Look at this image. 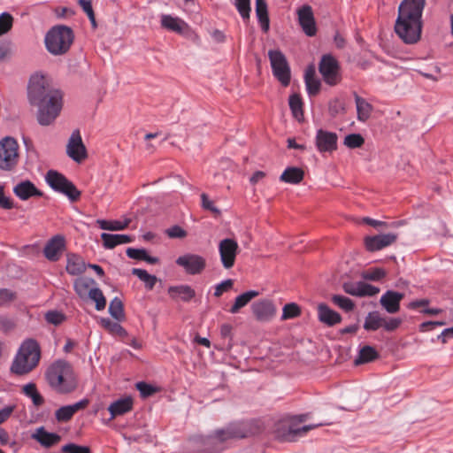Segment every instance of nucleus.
I'll return each instance as SVG.
<instances>
[{
  "instance_id": "nucleus-8",
  "label": "nucleus",
  "mask_w": 453,
  "mask_h": 453,
  "mask_svg": "<svg viewBox=\"0 0 453 453\" xmlns=\"http://www.w3.org/2000/svg\"><path fill=\"white\" fill-rule=\"evenodd\" d=\"M268 58L274 77L282 86H288L291 78L290 67L284 54L279 50H271L268 51Z\"/></svg>"
},
{
  "instance_id": "nucleus-61",
  "label": "nucleus",
  "mask_w": 453,
  "mask_h": 453,
  "mask_svg": "<svg viewBox=\"0 0 453 453\" xmlns=\"http://www.w3.org/2000/svg\"><path fill=\"white\" fill-rule=\"evenodd\" d=\"M166 233L171 238H184L187 235L186 231L179 226L169 228Z\"/></svg>"
},
{
  "instance_id": "nucleus-42",
  "label": "nucleus",
  "mask_w": 453,
  "mask_h": 453,
  "mask_svg": "<svg viewBox=\"0 0 453 453\" xmlns=\"http://www.w3.org/2000/svg\"><path fill=\"white\" fill-rule=\"evenodd\" d=\"M91 282H94V280H87L85 279H76L73 283V288L75 292L78 294L79 296L84 297L85 296H88L89 291V284Z\"/></svg>"
},
{
  "instance_id": "nucleus-64",
  "label": "nucleus",
  "mask_w": 453,
  "mask_h": 453,
  "mask_svg": "<svg viewBox=\"0 0 453 453\" xmlns=\"http://www.w3.org/2000/svg\"><path fill=\"white\" fill-rule=\"evenodd\" d=\"M15 409L14 405H9L0 411V424L7 420Z\"/></svg>"
},
{
  "instance_id": "nucleus-2",
  "label": "nucleus",
  "mask_w": 453,
  "mask_h": 453,
  "mask_svg": "<svg viewBox=\"0 0 453 453\" xmlns=\"http://www.w3.org/2000/svg\"><path fill=\"white\" fill-rule=\"evenodd\" d=\"M425 6L426 0H403L398 7L395 31L407 44H413L420 40Z\"/></svg>"
},
{
  "instance_id": "nucleus-55",
  "label": "nucleus",
  "mask_w": 453,
  "mask_h": 453,
  "mask_svg": "<svg viewBox=\"0 0 453 453\" xmlns=\"http://www.w3.org/2000/svg\"><path fill=\"white\" fill-rule=\"evenodd\" d=\"M201 199H202V207L203 209L208 210L214 214L220 213L219 210L214 206L213 202L209 199V197L206 194L203 193L201 195Z\"/></svg>"
},
{
  "instance_id": "nucleus-14",
  "label": "nucleus",
  "mask_w": 453,
  "mask_h": 453,
  "mask_svg": "<svg viewBox=\"0 0 453 453\" xmlns=\"http://www.w3.org/2000/svg\"><path fill=\"white\" fill-rule=\"evenodd\" d=\"M65 249V239L61 234L50 238L45 244L43 254L51 262L58 261Z\"/></svg>"
},
{
  "instance_id": "nucleus-5",
  "label": "nucleus",
  "mask_w": 453,
  "mask_h": 453,
  "mask_svg": "<svg viewBox=\"0 0 453 453\" xmlns=\"http://www.w3.org/2000/svg\"><path fill=\"white\" fill-rule=\"evenodd\" d=\"M74 40L73 30L66 26L58 25L50 29L45 35V46L47 50L54 55L65 54Z\"/></svg>"
},
{
  "instance_id": "nucleus-17",
  "label": "nucleus",
  "mask_w": 453,
  "mask_h": 453,
  "mask_svg": "<svg viewBox=\"0 0 453 453\" xmlns=\"http://www.w3.org/2000/svg\"><path fill=\"white\" fill-rule=\"evenodd\" d=\"M396 239L397 234H383L365 237V244L369 251H376L390 246L396 241Z\"/></svg>"
},
{
  "instance_id": "nucleus-43",
  "label": "nucleus",
  "mask_w": 453,
  "mask_h": 453,
  "mask_svg": "<svg viewBox=\"0 0 453 453\" xmlns=\"http://www.w3.org/2000/svg\"><path fill=\"white\" fill-rule=\"evenodd\" d=\"M301 311L299 306L295 303H287L283 307V312L281 319L283 320L294 319L300 315Z\"/></svg>"
},
{
  "instance_id": "nucleus-15",
  "label": "nucleus",
  "mask_w": 453,
  "mask_h": 453,
  "mask_svg": "<svg viewBox=\"0 0 453 453\" xmlns=\"http://www.w3.org/2000/svg\"><path fill=\"white\" fill-rule=\"evenodd\" d=\"M298 21L308 36H314L317 32L315 19L312 8L310 5H303L297 11Z\"/></svg>"
},
{
  "instance_id": "nucleus-26",
  "label": "nucleus",
  "mask_w": 453,
  "mask_h": 453,
  "mask_svg": "<svg viewBox=\"0 0 453 453\" xmlns=\"http://www.w3.org/2000/svg\"><path fill=\"white\" fill-rule=\"evenodd\" d=\"M168 294L172 299L183 302H189L196 296L195 290L188 285L172 286L168 288Z\"/></svg>"
},
{
  "instance_id": "nucleus-37",
  "label": "nucleus",
  "mask_w": 453,
  "mask_h": 453,
  "mask_svg": "<svg viewBox=\"0 0 453 453\" xmlns=\"http://www.w3.org/2000/svg\"><path fill=\"white\" fill-rule=\"evenodd\" d=\"M109 313L118 321L125 319L124 305L119 297L113 298L109 305Z\"/></svg>"
},
{
  "instance_id": "nucleus-19",
  "label": "nucleus",
  "mask_w": 453,
  "mask_h": 453,
  "mask_svg": "<svg viewBox=\"0 0 453 453\" xmlns=\"http://www.w3.org/2000/svg\"><path fill=\"white\" fill-rule=\"evenodd\" d=\"M251 310L256 319L259 321H269L276 313L273 303L269 300L255 302L251 306Z\"/></svg>"
},
{
  "instance_id": "nucleus-12",
  "label": "nucleus",
  "mask_w": 453,
  "mask_h": 453,
  "mask_svg": "<svg viewBox=\"0 0 453 453\" xmlns=\"http://www.w3.org/2000/svg\"><path fill=\"white\" fill-rule=\"evenodd\" d=\"M176 264L185 269L188 274H199L206 266L205 259L196 254H186L177 258Z\"/></svg>"
},
{
  "instance_id": "nucleus-29",
  "label": "nucleus",
  "mask_w": 453,
  "mask_h": 453,
  "mask_svg": "<svg viewBox=\"0 0 453 453\" xmlns=\"http://www.w3.org/2000/svg\"><path fill=\"white\" fill-rule=\"evenodd\" d=\"M354 97L357 107V118L359 121L365 122L371 117L373 107L366 99L359 96L357 93L354 94Z\"/></svg>"
},
{
  "instance_id": "nucleus-48",
  "label": "nucleus",
  "mask_w": 453,
  "mask_h": 453,
  "mask_svg": "<svg viewBox=\"0 0 453 453\" xmlns=\"http://www.w3.org/2000/svg\"><path fill=\"white\" fill-rule=\"evenodd\" d=\"M386 276V272L380 268H372L365 271L363 274L364 279L369 280H380Z\"/></svg>"
},
{
  "instance_id": "nucleus-54",
  "label": "nucleus",
  "mask_w": 453,
  "mask_h": 453,
  "mask_svg": "<svg viewBox=\"0 0 453 453\" xmlns=\"http://www.w3.org/2000/svg\"><path fill=\"white\" fill-rule=\"evenodd\" d=\"M146 253L144 249L128 248L127 250V257L136 260H144Z\"/></svg>"
},
{
  "instance_id": "nucleus-27",
  "label": "nucleus",
  "mask_w": 453,
  "mask_h": 453,
  "mask_svg": "<svg viewBox=\"0 0 453 453\" xmlns=\"http://www.w3.org/2000/svg\"><path fill=\"white\" fill-rule=\"evenodd\" d=\"M161 26L169 31L178 34H182L188 28V25L185 21L171 15H162Z\"/></svg>"
},
{
  "instance_id": "nucleus-22",
  "label": "nucleus",
  "mask_w": 453,
  "mask_h": 453,
  "mask_svg": "<svg viewBox=\"0 0 453 453\" xmlns=\"http://www.w3.org/2000/svg\"><path fill=\"white\" fill-rule=\"evenodd\" d=\"M88 404V401L83 399L73 405H66L59 408L55 412L56 419L58 422H67L80 410L85 409Z\"/></svg>"
},
{
  "instance_id": "nucleus-38",
  "label": "nucleus",
  "mask_w": 453,
  "mask_h": 453,
  "mask_svg": "<svg viewBox=\"0 0 453 453\" xmlns=\"http://www.w3.org/2000/svg\"><path fill=\"white\" fill-rule=\"evenodd\" d=\"M132 273L137 276L142 281H143L149 290L153 289L155 284L157 281L156 276L148 273V272L143 269L134 268L132 270Z\"/></svg>"
},
{
  "instance_id": "nucleus-41",
  "label": "nucleus",
  "mask_w": 453,
  "mask_h": 453,
  "mask_svg": "<svg viewBox=\"0 0 453 453\" xmlns=\"http://www.w3.org/2000/svg\"><path fill=\"white\" fill-rule=\"evenodd\" d=\"M332 302L337 305L339 308L342 309L345 311H350L353 310L355 304L351 299L349 297L334 295L332 296Z\"/></svg>"
},
{
  "instance_id": "nucleus-32",
  "label": "nucleus",
  "mask_w": 453,
  "mask_h": 453,
  "mask_svg": "<svg viewBox=\"0 0 453 453\" xmlns=\"http://www.w3.org/2000/svg\"><path fill=\"white\" fill-rule=\"evenodd\" d=\"M258 292L255 290L247 291L240 296H238L229 311L232 314H235L239 312V311L246 306L253 298L258 296Z\"/></svg>"
},
{
  "instance_id": "nucleus-28",
  "label": "nucleus",
  "mask_w": 453,
  "mask_h": 453,
  "mask_svg": "<svg viewBox=\"0 0 453 453\" xmlns=\"http://www.w3.org/2000/svg\"><path fill=\"white\" fill-rule=\"evenodd\" d=\"M65 269L71 275H80L85 272L86 264L81 257L76 254H68Z\"/></svg>"
},
{
  "instance_id": "nucleus-4",
  "label": "nucleus",
  "mask_w": 453,
  "mask_h": 453,
  "mask_svg": "<svg viewBox=\"0 0 453 453\" xmlns=\"http://www.w3.org/2000/svg\"><path fill=\"white\" fill-rule=\"evenodd\" d=\"M41 350L38 343L32 339L25 341L15 356L11 372L16 375H25L33 371L39 364Z\"/></svg>"
},
{
  "instance_id": "nucleus-33",
  "label": "nucleus",
  "mask_w": 453,
  "mask_h": 453,
  "mask_svg": "<svg viewBox=\"0 0 453 453\" xmlns=\"http://www.w3.org/2000/svg\"><path fill=\"white\" fill-rule=\"evenodd\" d=\"M379 357L377 350L369 345L364 346L360 349L358 357L355 360V365H362L372 362Z\"/></svg>"
},
{
  "instance_id": "nucleus-30",
  "label": "nucleus",
  "mask_w": 453,
  "mask_h": 453,
  "mask_svg": "<svg viewBox=\"0 0 453 453\" xmlns=\"http://www.w3.org/2000/svg\"><path fill=\"white\" fill-rule=\"evenodd\" d=\"M256 14L262 30L266 33L269 30L270 21L265 0H256Z\"/></svg>"
},
{
  "instance_id": "nucleus-35",
  "label": "nucleus",
  "mask_w": 453,
  "mask_h": 453,
  "mask_svg": "<svg viewBox=\"0 0 453 453\" xmlns=\"http://www.w3.org/2000/svg\"><path fill=\"white\" fill-rule=\"evenodd\" d=\"M130 223V219H127L124 222L119 220H105L98 219L96 221L97 226L104 230L110 231H120L126 229Z\"/></svg>"
},
{
  "instance_id": "nucleus-47",
  "label": "nucleus",
  "mask_w": 453,
  "mask_h": 453,
  "mask_svg": "<svg viewBox=\"0 0 453 453\" xmlns=\"http://www.w3.org/2000/svg\"><path fill=\"white\" fill-rule=\"evenodd\" d=\"M101 240L105 249H113L119 245V234H101Z\"/></svg>"
},
{
  "instance_id": "nucleus-52",
  "label": "nucleus",
  "mask_w": 453,
  "mask_h": 453,
  "mask_svg": "<svg viewBox=\"0 0 453 453\" xmlns=\"http://www.w3.org/2000/svg\"><path fill=\"white\" fill-rule=\"evenodd\" d=\"M136 388L139 390L142 397H148L152 395L156 392V388L146 382H138Z\"/></svg>"
},
{
  "instance_id": "nucleus-51",
  "label": "nucleus",
  "mask_w": 453,
  "mask_h": 453,
  "mask_svg": "<svg viewBox=\"0 0 453 453\" xmlns=\"http://www.w3.org/2000/svg\"><path fill=\"white\" fill-rule=\"evenodd\" d=\"M79 4L84 11V12L88 15V19H90L91 23L95 26L96 25V19L94 11L92 8V4L90 1L88 0H79Z\"/></svg>"
},
{
  "instance_id": "nucleus-40",
  "label": "nucleus",
  "mask_w": 453,
  "mask_h": 453,
  "mask_svg": "<svg viewBox=\"0 0 453 453\" xmlns=\"http://www.w3.org/2000/svg\"><path fill=\"white\" fill-rule=\"evenodd\" d=\"M88 297L96 303V309L103 311L106 306V299L98 288H90L88 291Z\"/></svg>"
},
{
  "instance_id": "nucleus-3",
  "label": "nucleus",
  "mask_w": 453,
  "mask_h": 453,
  "mask_svg": "<svg viewBox=\"0 0 453 453\" xmlns=\"http://www.w3.org/2000/svg\"><path fill=\"white\" fill-rule=\"evenodd\" d=\"M45 380L50 388L58 394H69L78 386L73 365L64 359L55 360L48 366Z\"/></svg>"
},
{
  "instance_id": "nucleus-20",
  "label": "nucleus",
  "mask_w": 453,
  "mask_h": 453,
  "mask_svg": "<svg viewBox=\"0 0 453 453\" xmlns=\"http://www.w3.org/2000/svg\"><path fill=\"white\" fill-rule=\"evenodd\" d=\"M403 296L402 293L388 290L381 296L380 303L388 313L393 314L400 310V302Z\"/></svg>"
},
{
  "instance_id": "nucleus-13",
  "label": "nucleus",
  "mask_w": 453,
  "mask_h": 453,
  "mask_svg": "<svg viewBox=\"0 0 453 453\" xmlns=\"http://www.w3.org/2000/svg\"><path fill=\"white\" fill-rule=\"evenodd\" d=\"M324 425H329V423H320L316 425H307L303 426L302 427L296 428L293 424L290 425H280V426L283 429V431H280V428L279 427L276 431L277 437L283 441H295L296 437L303 436L305 435L311 429L317 428L319 426H324Z\"/></svg>"
},
{
  "instance_id": "nucleus-6",
  "label": "nucleus",
  "mask_w": 453,
  "mask_h": 453,
  "mask_svg": "<svg viewBox=\"0 0 453 453\" xmlns=\"http://www.w3.org/2000/svg\"><path fill=\"white\" fill-rule=\"evenodd\" d=\"M45 180L53 190L66 196L71 202H76L80 199L81 194L75 185L58 171L49 170Z\"/></svg>"
},
{
  "instance_id": "nucleus-44",
  "label": "nucleus",
  "mask_w": 453,
  "mask_h": 453,
  "mask_svg": "<svg viewBox=\"0 0 453 453\" xmlns=\"http://www.w3.org/2000/svg\"><path fill=\"white\" fill-rule=\"evenodd\" d=\"M365 143V139L359 134H348L344 139V145L349 149L360 148Z\"/></svg>"
},
{
  "instance_id": "nucleus-39",
  "label": "nucleus",
  "mask_w": 453,
  "mask_h": 453,
  "mask_svg": "<svg viewBox=\"0 0 453 453\" xmlns=\"http://www.w3.org/2000/svg\"><path fill=\"white\" fill-rule=\"evenodd\" d=\"M289 107L293 113V116L300 121L303 117V102H302V98L300 97V96L296 95V94L290 96Z\"/></svg>"
},
{
  "instance_id": "nucleus-56",
  "label": "nucleus",
  "mask_w": 453,
  "mask_h": 453,
  "mask_svg": "<svg viewBox=\"0 0 453 453\" xmlns=\"http://www.w3.org/2000/svg\"><path fill=\"white\" fill-rule=\"evenodd\" d=\"M13 207L12 200L4 195V187L0 185V208L10 210Z\"/></svg>"
},
{
  "instance_id": "nucleus-53",
  "label": "nucleus",
  "mask_w": 453,
  "mask_h": 453,
  "mask_svg": "<svg viewBox=\"0 0 453 453\" xmlns=\"http://www.w3.org/2000/svg\"><path fill=\"white\" fill-rule=\"evenodd\" d=\"M307 92L310 96L317 95L320 90V81L317 78L305 81Z\"/></svg>"
},
{
  "instance_id": "nucleus-49",
  "label": "nucleus",
  "mask_w": 453,
  "mask_h": 453,
  "mask_svg": "<svg viewBox=\"0 0 453 453\" xmlns=\"http://www.w3.org/2000/svg\"><path fill=\"white\" fill-rule=\"evenodd\" d=\"M62 453H90V449L86 446H80L74 443H69L62 447Z\"/></svg>"
},
{
  "instance_id": "nucleus-58",
  "label": "nucleus",
  "mask_w": 453,
  "mask_h": 453,
  "mask_svg": "<svg viewBox=\"0 0 453 453\" xmlns=\"http://www.w3.org/2000/svg\"><path fill=\"white\" fill-rule=\"evenodd\" d=\"M46 320L53 325H58L64 320V315L58 311H49L46 313Z\"/></svg>"
},
{
  "instance_id": "nucleus-9",
  "label": "nucleus",
  "mask_w": 453,
  "mask_h": 453,
  "mask_svg": "<svg viewBox=\"0 0 453 453\" xmlns=\"http://www.w3.org/2000/svg\"><path fill=\"white\" fill-rule=\"evenodd\" d=\"M319 71L326 84L334 86L340 81L339 64L332 55L322 56Z\"/></svg>"
},
{
  "instance_id": "nucleus-11",
  "label": "nucleus",
  "mask_w": 453,
  "mask_h": 453,
  "mask_svg": "<svg viewBox=\"0 0 453 453\" xmlns=\"http://www.w3.org/2000/svg\"><path fill=\"white\" fill-rule=\"evenodd\" d=\"M66 154L76 163H81L88 157L86 146L79 130H74L66 145Z\"/></svg>"
},
{
  "instance_id": "nucleus-1",
  "label": "nucleus",
  "mask_w": 453,
  "mask_h": 453,
  "mask_svg": "<svg viewBox=\"0 0 453 453\" xmlns=\"http://www.w3.org/2000/svg\"><path fill=\"white\" fill-rule=\"evenodd\" d=\"M27 90L30 104L38 107L39 124L50 125L62 109V93L50 87L44 76L38 74L30 78Z\"/></svg>"
},
{
  "instance_id": "nucleus-34",
  "label": "nucleus",
  "mask_w": 453,
  "mask_h": 453,
  "mask_svg": "<svg viewBox=\"0 0 453 453\" xmlns=\"http://www.w3.org/2000/svg\"><path fill=\"white\" fill-rule=\"evenodd\" d=\"M100 326L113 335L125 336L127 331L118 322L111 321L108 318H101L99 320Z\"/></svg>"
},
{
  "instance_id": "nucleus-50",
  "label": "nucleus",
  "mask_w": 453,
  "mask_h": 453,
  "mask_svg": "<svg viewBox=\"0 0 453 453\" xmlns=\"http://www.w3.org/2000/svg\"><path fill=\"white\" fill-rule=\"evenodd\" d=\"M233 285H234V281L231 279H228V280H226L222 281L221 283L218 284L215 287L214 296L216 297L221 296L224 292H226L229 289H231Z\"/></svg>"
},
{
  "instance_id": "nucleus-7",
  "label": "nucleus",
  "mask_w": 453,
  "mask_h": 453,
  "mask_svg": "<svg viewBox=\"0 0 453 453\" xmlns=\"http://www.w3.org/2000/svg\"><path fill=\"white\" fill-rule=\"evenodd\" d=\"M19 162V144L12 137H4L0 141V168L12 170Z\"/></svg>"
},
{
  "instance_id": "nucleus-62",
  "label": "nucleus",
  "mask_w": 453,
  "mask_h": 453,
  "mask_svg": "<svg viewBox=\"0 0 453 453\" xmlns=\"http://www.w3.org/2000/svg\"><path fill=\"white\" fill-rule=\"evenodd\" d=\"M12 55V47L11 43H2L0 44V61H4L10 58Z\"/></svg>"
},
{
  "instance_id": "nucleus-57",
  "label": "nucleus",
  "mask_w": 453,
  "mask_h": 453,
  "mask_svg": "<svg viewBox=\"0 0 453 453\" xmlns=\"http://www.w3.org/2000/svg\"><path fill=\"white\" fill-rule=\"evenodd\" d=\"M16 298L15 292L8 288H0V303L1 304L10 303Z\"/></svg>"
},
{
  "instance_id": "nucleus-36",
  "label": "nucleus",
  "mask_w": 453,
  "mask_h": 453,
  "mask_svg": "<svg viewBox=\"0 0 453 453\" xmlns=\"http://www.w3.org/2000/svg\"><path fill=\"white\" fill-rule=\"evenodd\" d=\"M384 317H381L379 312H370L365 318L364 328L368 331H375L383 327Z\"/></svg>"
},
{
  "instance_id": "nucleus-23",
  "label": "nucleus",
  "mask_w": 453,
  "mask_h": 453,
  "mask_svg": "<svg viewBox=\"0 0 453 453\" xmlns=\"http://www.w3.org/2000/svg\"><path fill=\"white\" fill-rule=\"evenodd\" d=\"M318 318L321 323L328 326H333L342 321V316L325 303L318 305Z\"/></svg>"
},
{
  "instance_id": "nucleus-31",
  "label": "nucleus",
  "mask_w": 453,
  "mask_h": 453,
  "mask_svg": "<svg viewBox=\"0 0 453 453\" xmlns=\"http://www.w3.org/2000/svg\"><path fill=\"white\" fill-rule=\"evenodd\" d=\"M304 173L298 167H288L280 177V181L298 184L303 180Z\"/></svg>"
},
{
  "instance_id": "nucleus-21",
  "label": "nucleus",
  "mask_w": 453,
  "mask_h": 453,
  "mask_svg": "<svg viewBox=\"0 0 453 453\" xmlns=\"http://www.w3.org/2000/svg\"><path fill=\"white\" fill-rule=\"evenodd\" d=\"M13 193L23 201L28 200L34 196H42V192L40 191L30 180H23L18 183L13 188Z\"/></svg>"
},
{
  "instance_id": "nucleus-59",
  "label": "nucleus",
  "mask_w": 453,
  "mask_h": 453,
  "mask_svg": "<svg viewBox=\"0 0 453 453\" xmlns=\"http://www.w3.org/2000/svg\"><path fill=\"white\" fill-rule=\"evenodd\" d=\"M401 324H402V319H400L392 318V319H388L384 318L383 327L387 331H394L396 328H398Z\"/></svg>"
},
{
  "instance_id": "nucleus-24",
  "label": "nucleus",
  "mask_w": 453,
  "mask_h": 453,
  "mask_svg": "<svg viewBox=\"0 0 453 453\" xmlns=\"http://www.w3.org/2000/svg\"><path fill=\"white\" fill-rule=\"evenodd\" d=\"M32 438L45 448H50L61 441V436L55 433H49L43 426L35 430Z\"/></svg>"
},
{
  "instance_id": "nucleus-46",
  "label": "nucleus",
  "mask_w": 453,
  "mask_h": 453,
  "mask_svg": "<svg viewBox=\"0 0 453 453\" xmlns=\"http://www.w3.org/2000/svg\"><path fill=\"white\" fill-rule=\"evenodd\" d=\"M13 24V18L8 12L0 14V36L9 32Z\"/></svg>"
},
{
  "instance_id": "nucleus-60",
  "label": "nucleus",
  "mask_w": 453,
  "mask_h": 453,
  "mask_svg": "<svg viewBox=\"0 0 453 453\" xmlns=\"http://www.w3.org/2000/svg\"><path fill=\"white\" fill-rule=\"evenodd\" d=\"M344 111V104L339 99H334L329 104V111L333 115H336Z\"/></svg>"
},
{
  "instance_id": "nucleus-45",
  "label": "nucleus",
  "mask_w": 453,
  "mask_h": 453,
  "mask_svg": "<svg viewBox=\"0 0 453 453\" xmlns=\"http://www.w3.org/2000/svg\"><path fill=\"white\" fill-rule=\"evenodd\" d=\"M234 5L244 20L250 19V0H234Z\"/></svg>"
},
{
  "instance_id": "nucleus-16",
  "label": "nucleus",
  "mask_w": 453,
  "mask_h": 453,
  "mask_svg": "<svg viewBox=\"0 0 453 453\" xmlns=\"http://www.w3.org/2000/svg\"><path fill=\"white\" fill-rule=\"evenodd\" d=\"M337 134L319 129L316 134V146L319 152H332L337 149Z\"/></svg>"
},
{
  "instance_id": "nucleus-10",
  "label": "nucleus",
  "mask_w": 453,
  "mask_h": 453,
  "mask_svg": "<svg viewBox=\"0 0 453 453\" xmlns=\"http://www.w3.org/2000/svg\"><path fill=\"white\" fill-rule=\"evenodd\" d=\"M239 252L238 242L234 239L226 238L219 243L220 261L225 269H231Z\"/></svg>"
},
{
  "instance_id": "nucleus-25",
  "label": "nucleus",
  "mask_w": 453,
  "mask_h": 453,
  "mask_svg": "<svg viewBox=\"0 0 453 453\" xmlns=\"http://www.w3.org/2000/svg\"><path fill=\"white\" fill-rule=\"evenodd\" d=\"M134 401L131 396H126L124 398L118 399L113 402L108 407V411L111 414V418H115L118 416L124 415L132 411Z\"/></svg>"
},
{
  "instance_id": "nucleus-18",
  "label": "nucleus",
  "mask_w": 453,
  "mask_h": 453,
  "mask_svg": "<svg viewBox=\"0 0 453 453\" xmlns=\"http://www.w3.org/2000/svg\"><path fill=\"white\" fill-rule=\"evenodd\" d=\"M343 290L352 296H372L380 292V288L365 282H346L343 284Z\"/></svg>"
},
{
  "instance_id": "nucleus-63",
  "label": "nucleus",
  "mask_w": 453,
  "mask_h": 453,
  "mask_svg": "<svg viewBox=\"0 0 453 453\" xmlns=\"http://www.w3.org/2000/svg\"><path fill=\"white\" fill-rule=\"evenodd\" d=\"M430 303V301L426 298H424V299H418V300H414L412 302H411L409 304H408V308L411 309V310H417L418 308H424V309H426V307Z\"/></svg>"
}]
</instances>
